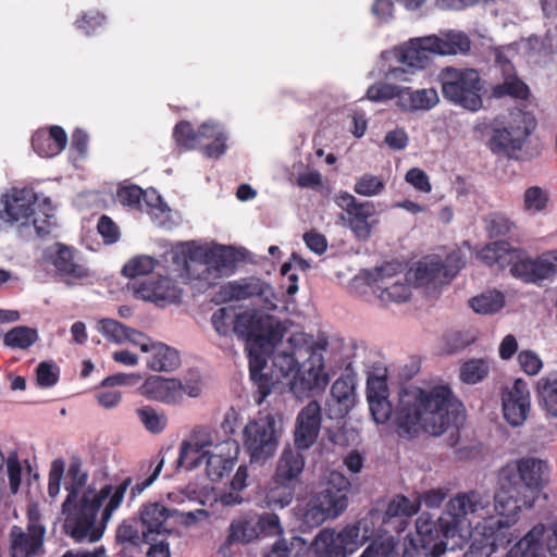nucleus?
Here are the masks:
<instances>
[{
  "mask_svg": "<svg viewBox=\"0 0 557 557\" xmlns=\"http://www.w3.org/2000/svg\"><path fill=\"white\" fill-rule=\"evenodd\" d=\"M207 136L198 145V148L207 158L218 159L226 151V135L218 124L209 123Z\"/></svg>",
  "mask_w": 557,
  "mask_h": 557,
  "instance_id": "e433bc0d",
  "label": "nucleus"
},
{
  "mask_svg": "<svg viewBox=\"0 0 557 557\" xmlns=\"http://www.w3.org/2000/svg\"><path fill=\"white\" fill-rule=\"evenodd\" d=\"M356 388L351 377H339L331 387V398L326 401L330 419L345 418L356 404Z\"/></svg>",
  "mask_w": 557,
  "mask_h": 557,
  "instance_id": "393cba45",
  "label": "nucleus"
},
{
  "mask_svg": "<svg viewBox=\"0 0 557 557\" xmlns=\"http://www.w3.org/2000/svg\"><path fill=\"white\" fill-rule=\"evenodd\" d=\"M359 528L347 525L339 532L333 528L319 531L311 543L314 557H347L358 548Z\"/></svg>",
  "mask_w": 557,
  "mask_h": 557,
  "instance_id": "ddd939ff",
  "label": "nucleus"
},
{
  "mask_svg": "<svg viewBox=\"0 0 557 557\" xmlns=\"http://www.w3.org/2000/svg\"><path fill=\"white\" fill-rule=\"evenodd\" d=\"M307 448L295 446H286L282 450L273 475L277 480L292 482L295 484L300 483V476L305 469V455L302 450Z\"/></svg>",
  "mask_w": 557,
  "mask_h": 557,
  "instance_id": "cd10ccee",
  "label": "nucleus"
},
{
  "mask_svg": "<svg viewBox=\"0 0 557 557\" xmlns=\"http://www.w3.org/2000/svg\"><path fill=\"white\" fill-rule=\"evenodd\" d=\"M278 343H276L274 346L271 347V349L269 350V352L267 355V359L269 358V355L272 352V349ZM311 348H312L311 346L310 347H294V349L290 352L282 351V352L275 354L273 356V360H272L273 370H271V372L264 371L267 369L268 361L265 362V366L261 370V373L270 376L273 381V384L270 387V392H272V387L275 385V383L280 382L282 377H287L294 372L296 373V370L299 368L300 363L307 357V355L309 354ZM271 393H269V395Z\"/></svg>",
  "mask_w": 557,
  "mask_h": 557,
  "instance_id": "bb28decb",
  "label": "nucleus"
},
{
  "mask_svg": "<svg viewBox=\"0 0 557 557\" xmlns=\"http://www.w3.org/2000/svg\"><path fill=\"white\" fill-rule=\"evenodd\" d=\"M88 474L79 462H71L65 482L67 492L62 504L64 529L75 542L99 541L120 508L133 479L127 476L117 485L106 484L99 491L86 487Z\"/></svg>",
  "mask_w": 557,
  "mask_h": 557,
  "instance_id": "f03ea898",
  "label": "nucleus"
},
{
  "mask_svg": "<svg viewBox=\"0 0 557 557\" xmlns=\"http://www.w3.org/2000/svg\"><path fill=\"white\" fill-rule=\"evenodd\" d=\"M350 481L339 471L332 470L319 483L305 505L298 509L302 524L312 529L342 516L349 505Z\"/></svg>",
  "mask_w": 557,
  "mask_h": 557,
  "instance_id": "423d86ee",
  "label": "nucleus"
},
{
  "mask_svg": "<svg viewBox=\"0 0 557 557\" xmlns=\"http://www.w3.org/2000/svg\"><path fill=\"white\" fill-rule=\"evenodd\" d=\"M375 213L373 202L364 201L359 202L351 211H349L348 221L349 227L359 239H368L372 232V225L369 219Z\"/></svg>",
  "mask_w": 557,
  "mask_h": 557,
  "instance_id": "c9c22d12",
  "label": "nucleus"
},
{
  "mask_svg": "<svg viewBox=\"0 0 557 557\" xmlns=\"http://www.w3.org/2000/svg\"><path fill=\"white\" fill-rule=\"evenodd\" d=\"M143 190L137 185L122 186L116 191L117 201L126 207L144 210L141 206Z\"/></svg>",
  "mask_w": 557,
  "mask_h": 557,
  "instance_id": "6e6d98bb",
  "label": "nucleus"
},
{
  "mask_svg": "<svg viewBox=\"0 0 557 557\" xmlns=\"http://www.w3.org/2000/svg\"><path fill=\"white\" fill-rule=\"evenodd\" d=\"M531 133L532 128L527 124L525 117L519 115L507 125L493 126L487 147L496 156L517 161L527 160L532 157L524 150Z\"/></svg>",
  "mask_w": 557,
  "mask_h": 557,
  "instance_id": "9b49d317",
  "label": "nucleus"
},
{
  "mask_svg": "<svg viewBox=\"0 0 557 557\" xmlns=\"http://www.w3.org/2000/svg\"><path fill=\"white\" fill-rule=\"evenodd\" d=\"M283 433V417L277 412L260 411L243 429V446L251 462H265L277 450Z\"/></svg>",
  "mask_w": 557,
  "mask_h": 557,
  "instance_id": "0eeeda50",
  "label": "nucleus"
},
{
  "mask_svg": "<svg viewBox=\"0 0 557 557\" xmlns=\"http://www.w3.org/2000/svg\"><path fill=\"white\" fill-rule=\"evenodd\" d=\"M465 267L459 252L449 253L444 261L438 257L419 261L414 271V278L419 285L441 286L448 284Z\"/></svg>",
  "mask_w": 557,
  "mask_h": 557,
  "instance_id": "dca6fc26",
  "label": "nucleus"
},
{
  "mask_svg": "<svg viewBox=\"0 0 557 557\" xmlns=\"http://www.w3.org/2000/svg\"><path fill=\"white\" fill-rule=\"evenodd\" d=\"M27 530V532H24L17 525L11 528L12 557H34L41 548L46 530L39 523V512L36 509L28 510Z\"/></svg>",
  "mask_w": 557,
  "mask_h": 557,
  "instance_id": "a211bd4d",
  "label": "nucleus"
},
{
  "mask_svg": "<svg viewBox=\"0 0 557 557\" xmlns=\"http://www.w3.org/2000/svg\"><path fill=\"white\" fill-rule=\"evenodd\" d=\"M59 368L51 362L42 361L36 368V380L40 387L48 388L59 381Z\"/></svg>",
  "mask_w": 557,
  "mask_h": 557,
  "instance_id": "052dcab7",
  "label": "nucleus"
},
{
  "mask_svg": "<svg viewBox=\"0 0 557 557\" xmlns=\"http://www.w3.org/2000/svg\"><path fill=\"white\" fill-rule=\"evenodd\" d=\"M366 95L374 102L396 99V106L404 112L429 111L440 102L435 88L412 89L387 83L371 85Z\"/></svg>",
  "mask_w": 557,
  "mask_h": 557,
  "instance_id": "9d476101",
  "label": "nucleus"
},
{
  "mask_svg": "<svg viewBox=\"0 0 557 557\" xmlns=\"http://www.w3.org/2000/svg\"><path fill=\"white\" fill-rule=\"evenodd\" d=\"M548 201V194L540 186H531L523 194V209L527 212H542L546 209Z\"/></svg>",
  "mask_w": 557,
  "mask_h": 557,
  "instance_id": "8fccbe9b",
  "label": "nucleus"
},
{
  "mask_svg": "<svg viewBox=\"0 0 557 557\" xmlns=\"http://www.w3.org/2000/svg\"><path fill=\"white\" fill-rule=\"evenodd\" d=\"M505 420L512 426L521 425L530 412V391L522 379H517L511 387L502 394Z\"/></svg>",
  "mask_w": 557,
  "mask_h": 557,
  "instance_id": "6ab92c4d",
  "label": "nucleus"
},
{
  "mask_svg": "<svg viewBox=\"0 0 557 557\" xmlns=\"http://www.w3.org/2000/svg\"><path fill=\"white\" fill-rule=\"evenodd\" d=\"M45 259L61 276L74 281L91 276V271L82 252L73 246L60 242L54 243L45 251Z\"/></svg>",
  "mask_w": 557,
  "mask_h": 557,
  "instance_id": "2eb2a0df",
  "label": "nucleus"
},
{
  "mask_svg": "<svg viewBox=\"0 0 557 557\" xmlns=\"http://www.w3.org/2000/svg\"><path fill=\"white\" fill-rule=\"evenodd\" d=\"M548 466L535 457L512 460L498 472L494 507L498 515L510 517L533 507L547 482Z\"/></svg>",
  "mask_w": 557,
  "mask_h": 557,
  "instance_id": "20e7f679",
  "label": "nucleus"
},
{
  "mask_svg": "<svg viewBox=\"0 0 557 557\" xmlns=\"http://www.w3.org/2000/svg\"><path fill=\"white\" fill-rule=\"evenodd\" d=\"M456 39V41H453V45H456L457 49L449 42L436 37L411 40L409 46L400 48L397 57L403 66L393 69V76L399 78L401 73L425 69L431 61V54L445 55L456 53L457 50L468 51L470 49V40L467 36L458 35Z\"/></svg>",
  "mask_w": 557,
  "mask_h": 557,
  "instance_id": "1a4fd4ad",
  "label": "nucleus"
},
{
  "mask_svg": "<svg viewBox=\"0 0 557 557\" xmlns=\"http://www.w3.org/2000/svg\"><path fill=\"white\" fill-rule=\"evenodd\" d=\"M544 524L534 525L507 553L506 557H539L543 547Z\"/></svg>",
  "mask_w": 557,
  "mask_h": 557,
  "instance_id": "473e14b6",
  "label": "nucleus"
},
{
  "mask_svg": "<svg viewBox=\"0 0 557 557\" xmlns=\"http://www.w3.org/2000/svg\"><path fill=\"white\" fill-rule=\"evenodd\" d=\"M49 135L48 129H39L32 136V147L34 151L44 158L58 156Z\"/></svg>",
  "mask_w": 557,
  "mask_h": 557,
  "instance_id": "13d9d810",
  "label": "nucleus"
},
{
  "mask_svg": "<svg viewBox=\"0 0 557 557\" xmlns=\"http://www.w3.org/2000/svg\"><path fill=\"white\" fill-rule=\"evenodd\" d=\"M140 394L150 400L165 405H176L184 399L185 385L177 379L153 375L143 383Z\"/></svg>",
  "mask_w": 557,
  "mask_h": 557,
  "instance_id": "b1692460",
  "label": "nucleus"
},
{
  "mask_svg": "<svg viewBox=\"0 0 557 557\" xmlns=\"http://www.w3.org/2000/svg\"><path fill=\"white\" fill-rule=\"evenodd\" d=\"M98 233L106 244H114L120 239V228L108 215H101L97 223Z\"/></svg>",
  "mask_w": 557,
  "mask_h": 557,
  "instance_id": "680f3d73",
  "label": "nucleus"
},
{
  "mask_svg": "<svg viewBox=\"0 0 557 557\" xmlns=\"http://www.w3.org/2000/svg\"><path fill=\"white\" fill-rule=\"evenodd\" d=\"M484 507L476 492L456 495L447 503L446 510L440 517L443 537H454L468 531L471 528L469 516L478 513Z\"/></svg>",
  "mask_w": 557,
  "mask_h": 557,
  "instance_id": "f8f14e48",
  "label": "nucleus"
},
{
  "mask_svg": "<svg viewBox=\"0 0 557 557\" xmlns=\"http://www.w3.org/2000/svg\"><path fill=\"white\" fill-rule=\"evenodd\" d=\"M379 298L382 302H404L410 298V286L400 280H396L391 285H380Z\"/></svg>",
  "mask_w": 557,
  "mask_h": 557,
  "instance_id": "de8ad7c7",
  "label": "nucleus"
},
{
  "mask_svg": "<svg viewBox=\"0 0 557 557\" xmlns=\"http://www.w3.org/2000/svg\"><path fill=\"white\" fill-rule=\"evenodd\" d=\"M304 242L306 246L317 255H322L327 249L326 237L314 230H311L304 234Z\"/></svg>",
  "mask_w": 557,
  "mask_h": 557,
  "instance_id": "774afa93",
  "label": "nucleus"
},
{
  "mask_svg": "<svg viewBox=\"0 0 557 557\" xmlns=\"http://www.w3.org/2000/svg\"><path fill=\"white\" fill-rule=\"evenodd\" d=\"M139 520L144 531L150 537L151 534L168 533L171 529L168 525L169 519L178 515L177 510H171L161 503L144 504L138 511Z\"/></svg>",
  "mask_w": 557,
  "mask_h": 557,
  "instance_id": "c85d7f7f",
  "label": "nucleus"
},
{
  "mask_svg": "<svg viewBox=\"0 0 557 557\" xmlns=\"http://www.w3.org/2000/svg\"><path fill=\"white\" fill-rule=\"evenodd\" d=\"M388 397L387 381L384 376H371L367 383V399L374 400Z\"/></svg>",
  "mask_w": 557,
  "mask_h": 557,
  "instance_id": "338daca9",
  "label": "nucleus"
},
{
  "mask_svg": "<svg viewBox=\"0 0 557 557\" xmlns=\"http://www.w3.org/2000/svg\"><path fill=\"white\" fill-rule=\"evenodd\" d=\"M296 487L297 484L277 480L273 475L265 490L264 506L271 509H283L289 506L294 500Z\"/></svg>",
  "mask_w": 557,
  "mask_h": 557,
  "instance_id": "7c9ffc66",
  "label": "nucleus"
},
{
  "mask_svg": "<svg viewBox=\"0 0 557 557\" xmlns=\"http://www.w3.org/2000/svg\"><path fill=\"white\" fill-rule=\"evenodd\" d=\"M537 394L546 413L557 418V374L540 379Z\"/></svg>",
  "mask_w": 557,
  "mask_h": 557,
  "instance_id": "58836bf2",
  "label": "nucleus"
},
{
  "mask_svg": "<svg viewBox=\"0 0 557 557\" xmlns=\"http://www.w3.org/2000/svg\"><path fill=\"white\" fill-rule=\"evenodd\" d=\"M98 326L99 331L102 333L104 337L117 344L126 342L127 337H129V333L134 334L133 332H131V327L112 319L100 320Z\"/></svg>",
  "mask_w": 557,
  "mask_h": 557,
  "instance_id": "3c124183",
  "label": "nucleus"
},
{
  "mask_svg": "<svg viewBox=\"0 0 557 557\" xmlns=\"http://www.w3.org/2000/svg\"><path fill=\"white\" fill-rule=\"evenodd\" d=\"M267 287L268 285L260 278L247 277L223 285L220 295L223 300H245L264 295Z\"/></svg>",
  "mask_w": 557,
  "mask_h": 557,
  "instance_id": "c756f323",
  "label": "nucleus"
},
{
  "mask_svg": "<svg viewBox=\"0 0 557 557\" xmlns=\"http://www.w3.org/2000/svg\"><path fill=\"white\" fill-rule=\"evenodd\" d=\"M36 201L37 195L33 189L12 188L10 193L3 195L0 220L25 223L34 214Z\"/></svg>",
  "mask_w": 557,
  "mask_h": 557,
  "instance_id": "aec40b11",
  "label": "nucleus"
},
{
  "mask_svg": "<svg viewBox=\"0 0 557 557\" xmlns=\"http://www.w3.org/2000/svg\"><path fill=\"white\" fill-rule=\"evenodd\" d=\"M136 414L144 428L151 434H160L168 426V417L162 410L151 406H143L136 409Z\"/></svg>",
  "mask_w": 557,
  "mask_h": 557,
  "instance_id": "37998d69",
  "label": "nucleus"
},
{
  "mask_svg": "<svg viewBox=\"0 0 557 557\" xmlns=\"http://www.w3.org/2000/svg\"><path fill=\"white\" fill-rule=\"evenodd\" d=\"M154 259L148 256L132 258L123 268L122 274L125 277L135 278L150 274L154 269Z\"/></svg>",
  "mask_w": 557,
  "mask_h": 557,
  "instance_id": "864d4df0",
  "label": "nucleus"
},
{
  "mask_svg": "<svg viewBox=\"0 0 557 557\" xmlns=\"http://www.w3.org/2000/svg\"><path fill=\"white\" fill-rule=\"evenodd\" d=\"M234 260L224 248L209 249L202 255L201 261L190 258L185 262V269L189 277L213 285L231 269Z\"/></svg>",
  "mask_w": 557,
  "mask_h": 557,
  "instance_id": "f3484780",
  "label": "nucleus"
},
{
  "mask_svg": "<svg viewBox=\"0 0 557 557\" xmlns=\"http://www.w3.org/2000/svg\"><path fill=\"white\" fill-rule=\"evenodd\" d=\"M486 230L490 237H502L510 234L516 228L515 222L499 212L491 213L486 219Z\"/></svg>",
  "mask_w": 557,
  "mask_h": 557,
  "instance_id": "603ef678",
  "label": "nucleus"
},
{
  "mask_svg": "<svg viewBox=\"0 0 557 557\" xmlns=\"http://www.w3.org/2000/svg\"><path fill=\"white\" fill-rule=\"evenodd\" d=\"M257 539L273 537L283 533L280 517L274 512H263L257 517L255 522Z\"/></svg>",
  "mask_w": 557,
  "mask_h": 557,
  "instance_id": "09e8293b",
  "label": "nucleus"
},
{
  "mask_svg": "<svg viewBox=\"0 0 557 557\" xmlns=\"http://www.w3.org/2000/svg\"><path fill=\"white\" fill-rule=\"evenodd\" d=\"M384 188L385 183L383 180L370 173H366L360 176L354 186L356 194L366 197L376 196L381 194Z\"/></svg>",
  "mask_w": 557,
  "mask_h": 557,
  "instance_id": "5fc2aeb1",
  "label": "nucleus"
},
{
  "mask_svg": "<svg viewBox=\"0 0 557 557\" xmlns=\"http://www.w3.org/2000/svg\"><path fill=\"white\" fill-rule=\"evenodd\" d=\"M211 323L221 336L232 332L245 342L250 380L257 386L255 400L260 405L270 393L273 381L262 374L267 355L272 346L281 343L285 327L275 317L262 312H243L236 314L233 308L222 307L213 312Z\"/></svg>",
  "mask_w": 557,
  "mask_h": 557,
  "instance_id": "7ed1b4c3",
  "label": "nucleus"
},
{
  "mask_svg": "<svg viewBox=\"0 0 557 557\" xmlns=\"http://www.w3.org/2000/svg\"><path fill=\"white\" fill-rule=\"evenodd\" d=\"M64 472V461L62 459L53 460L49 473L48 494L54 498L60 493L61 479Z\"/></svg>",
  "mask_w": 557,
  "mask_h": 557,
  "instance_id": "69168bd1",
  "label": "nucleus"
},
{
  "mask_svg": "<svg viewBox=\"0 0 557 557\" xmlns=\"http://www.w3.org/2000/svg\"><path fill=\"white\" fill-rule=\"evenodd\" d=\"M135 295L139 299L152 301L158 306L175 302L180 293L173 281L166 276L157 280H144L136 284Z\"/></svg>",
  "mask_w": 557,
  "mask_h": 557,
  "instance_id": "a878e982",
  "label": "nucleus"
},
{
  "mask_svg": "<svg viewBox=\"0 0 557 557\" xmlns=\"http://www.w3.org/2000/svg\"><path fill=\"white\" fill-rule=\"evenodd\" d=\"M238 450V443L227 438L215 444L213 450L203 458L206 473L212 482L222 480L232 471Z\"/></svg>",
  "mask_w": 557,
  "mask_h": 557,
  "instance_id": "4be33fe9",
  "label": "nucleus"
},
{
  "mask_svg": "<svg viewBox=\"0 0 557 557\" xmlns=\"http://www.w3.org/2000/svg\"><path fill=\"white\" fill-rule=\"evenodd\" d=\"M418 510V505L413 504L408 497L398 495L387 504L383 522L387 523L392 518H410L416 515Z\"/></svg>",
  "mask_w": 557,
  "mask_h": 557,
  "instance_id": "49530a36",
  "label": "nucleus"
},
{
  "mask_svg": "<svg viewBox=\"0 0 557 557\" xmlns=\"http://www.w3.org/2000/svg\"><path fill=\"white\" fill-rule=\"evenodd\" d=\"M253 540H257V531L251 516L245 515L231 522L227 542L250 543Z\"/></svg>",
  "mask_w": 557,
  "mask_h": 557,
  "instance_id": "a19ab883",
  "label": "nucleus"
},
{
  "mask_svg": "<svg viewBox=\"0 0 557 557\" xmlns=\"http://www.w3.org/2000/svg\"><path fill=\"white\" fill-rule=\"evenodd\" d=\"M492 94L496 98L511 97L518 100H527L530 96L528 85L516 74L507 76L502 84L493 87Z\"/></svg>",
  "mask_w": 557,
  "mask_h": 557,
  "instance_id": "ea45409f",
  "label": "nucleus"
},
{
  "mask_svg": "<svg viewBox=\"0 0 557 557\" xmlns=\"http://www.w3.org/2000/svg\"><path fill=\"white\" fill-rule=\"evenodd\" d=\"M373 420L383 424L393 418L395 432L410 440L425 432L441 436L450 426H458L463 418V405L447 384L430 388L409 385L400 389L393 410L388 397L369 400Z\"/></svg>",
  "mask_w": 557,
  "mask_h": 557,
  "instance_id": "f257e3e1",
  "label": "nucleus"
},
{
  "mask_svg": "<svg viewBox=\"0 0 557 557\" xmlns=\"http://www.w3.org/2000/svg\"><path fill=\"white\" fill-rule=\"evenodd\" d=\"M209 123H202L198 129H195L190 122L180 121L173 129V138L177 147L184 151L195 150L198 145L203 140V136H207Z\"/></svg>",
  "mask_w": 557,
  "mask_h": 557,
  "instance_id": "72a5a7b5",
  "label": "nucleus"
},
{
  "mask_svg": "<svg viewBox=\"0 0 557 557\" xmlns=\"http://www.w3.org/2000/svg\"><path fill=\"white\" fill-rule=\"evenodd\" d=\"M39 339L36 329L18 325L9 330L3 336V344L13 349L26 350Z\"/></svg>",
  "mask_w": 557,
  "mask_h": 557,
  "instance_id": "4c0bfd02",
  "label": "nucleus"
},
{
  "mask_svg": "<svg viewBox=\"0 0 557 557\" xmlns=\"http://www.w3.org/2000/svg\"><path fill=\"white\" fill-rule=\"evenodd\" d=\"M490 373V364L484 359H469L460 366L459 379L462 383L474 385Z\"/></svg>",
  "mask_w": 557,
  "mask_h": 557,
  "instance_id": "c03bdc74",
  "label": "nucleus"
},
{
  "mask_svg": "<svg viewBox=\"0 0 557 557\" xmlns=\"http://www.w3.org/2000/svg\"><path fill=\"white\" fill-rule=\"evenodd\" d=\"M213 445V434L207 428H196L189 441H183L180 447L177 466L193 470L203 462V458L211 451L207 447Z\"/></svg>",
  "mask_w": 557,
  "mask_h": 557,
  "instance_id": "412c9836",
  "label": "nucleus"
},
{
  "mask_svg": "<svg viewBox=\"0 0 557 557\" xmlns=\"http://www.w3.org/2000/svg\"><path fill=\"white\" fill-rule=\"evenodd\" d=\"M443 97L468 111L476 112L483 107L482 84L478 71L445 67L440 73Z\"/></svg>",
  "mask_w": 557,
  "mask_h": 557,
  "instance_id": "6e6552de",
  "label": "nucleus"
},
{
  "mask_svg": "<svg viewBox=\"0 0 557 557\" xmlns=\"http://www.w3.org/2000/svg\"><path fill=\"white\" fill-rule=\"evenodd\" d=\"M518 361L521 370L529 375L537 374L543 367L542 360L532 350L520 351L518 355Z\"/></svg>",
  "mask_w": 557,
  "mask_h": 557,
  "instance_id": "e2e57ef3",
  "label": "nucleus"
},
{
  "mask_svg": "<svg viewBox=\"0 0 557 557\" xmlns=\"http://www.w3.org/2000/svg\"><path fill=\"white\" fill-rule=\"evenodd\" d=\"M478 257L490 267L497 265L504 269L510 265L512 276L525 283L539 284L557 272V249L533 259L528 257L523 249L513 248L508 242L498 240L484 246Z\"/></svg>",
  "mask_w": 557,
  "mask_h": 557,
  "instance_id": "39448f33",
  "label": "nucleus"
},
{
  "mask_svg": "<svg viewBox=\"0 0 557 557\" xmlns=\"http://www.w3.org/2000/svg\"><path fill=\"white\" fill-rule=\"evenodd\" d=\"M469 305L476 313L493 314L505 306V297L500 292L494 290L472 297Z\"/></svg>",
  "mask_w": 557,
  "mask_h": 557,
  "instance_id": "a18cd8bd",
  "label": "nucleus"
},
{
  "mask_svg": "<svg viewBox=\"0 0 557 557\" xmlns=\"http://www.w3.org/2000/svg\"><path fill=\"white\" fill-rule=\"evenodd\" d=\"M416 529L423 547L435 544L440 536H443L440 518L434 520L428 512H423L418 517Z\"/></svg>",
  "mask_w": 557,
  "mask_h": 557,
  "instance_id": "79ce46f5",
  "label": "nucleus"
},
{
  "mask_svg": "<svg viewBox=\"0 0 557 557\" xmlns=\"http://www.w3.org/2000/svg\"><path fill=\"white\" fill-rule=\"evenodd\" d=\"M321 422V406L317 400H310L297 416L294 432L295 445L310 448L319 436Z\"/></svg>",
  "mask_w": 557,
  "mask_h": 557,
  "instance_id": "5701e85b",
  "label": "nucleus"
},
{
  "mask_svg": "<svg viewBox=\"0 0 557 557\" xmlns=\"http://www.w3.org/2000/svg\"><path fill=\"white\" fill-rule=\"evenodd\" d=\"M496 549L490 536L480 535L471 540L470 546L463 557H490Z\"/></svg>",
  "mask_w": 557,
  "mask_h": 557,
  "instance_id": "bf43d9fd",
  "label": "nucleus"
},
{
  "mask_svg": "<svg viewBox=\"0 0 557 557\" xmlns=\"http://www.w3.org/2000/svg\"><path fill=\"white\" fill-rule=\"evenodd\" d=\"M149 351L150 356L147 359V366L152 371H173L181 363V358L177 350L165 344L153 343L149 347Z\"/></svg>",
  "mask_w": 557,
  "mask_h": 557,
  "instance_id": "2f4dec72",
  "label": "nucleus"
},
{
  "mask_svg": "<svg viewBox=\"0 0 557 557\" xmlns=\"http://www.w3.org/2000/svg\"><path fill=\"white\" fill-rule=\"evenodd\" d=\"M106 23V16L96 10L83 13L75 22L76 27L86 35H91Z\"/></svg>",
  "mask_w": 557,
  "mask_h": 557,
  "instance_id": "4d7b16f0",
  "label": "nucleus"
},
{
  "mask_svg": "<svg viewBox=\"0 0 557 557\" xmlns=\"http://www.w3.org/2000/svg\"><path fill=\"white\" fill-rule=\"evenodd\" d=\"M150 541L144 529H138L135 519H125L116 528L115 543L122 547L121 553L127 548H140L144 542Z\"/></svg>",
  "mask_w": 557,
  "mask_h": 557,
  "instance_id": "f704fd0d",
  "label": "nucleus"
},
{
  "mask_svg": "<svg viewBox=\"0 0 557 557\" xmlns=\"http://www.w3.org/2000/svg\"><path fill=\"white\" fill-rule=\"evenodd\" d=\"M405 180L421 193H430L432 190V185L428 174L419 168L408 170L405 175Z\"/></svg>",
  "mask_w": 557,
  "mask_h": 557,
  "instance_id": "0e129e2a",
  "label": "nucleus"
},
{
  "mask_svg": "<svg viewBox=\"0 0 557 557\" xmlns=\"http://www.w3.org/2000/svg\"><path fill=\"white\" fill-rule=\"evenodd\" d=\"M329 377L324 372L322 354L311 348L307 357L296 370L290 391L297 398L308 397L313 392H320L327 385Z\"/></svg>",
  "mask_w": 557,
  "mask_h": 557,
  "instance_id": "4468645a",
  "label": "nucleus"
}]
</instances>
